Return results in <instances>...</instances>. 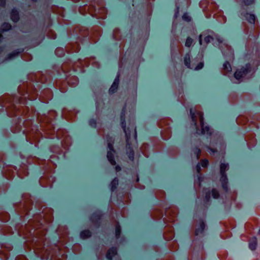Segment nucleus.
Listing matches in <instances>:
<instances>
[{
    "label": "nucleus",
    "mask_w": 260,
    "mask_h": 260,
    "mask_svg": "<svg viewBox=\"0 0 260 260\" xmlns=\"http://www.w3.org/2000/svg\"><path fill=\"white\" fill-rule=\"evenodd\" d=\"M163 236L167 241L171 240L174 238V232L172 226L167 225L165 228Z\"/></svg>",
    "instance_id": "obj_29"
},
{
    "label": "nucleus",
    "mask_w": 260,
    "mask_h": 260,
    "mask_svg": "<svg viewBox=\"0 0 260 260\" xmlns=\"http://www.w3.org/2000/svg\"><path fill=\"white\" fill-rule=\"evenodd\" d=\"M28 163H34L35 164L42 165L44 164L46 162L45 159H41L36 157H31L27 159Z\"/></svg>",
    "instance_id": "obj_44"
},
{
    "label": "nucleus",
    "mask_w": 260,
    "mask_h": 260,
    "mask_svg": "<svg viewBox=\"0 0 260 260\" xmlns=\"http://www.w3.org/2000/svg\"><path fill=\"white\" fill-rule=\"evenodd\" d=\"M10 218V215L8 212H2L0 213V220L3 222L8 221Z\"/></svg>",
    "instance_id": "obj_49"
},
{
    "label": "nucleus",
    "mask_w": 260,
    "mask_h": 260,
    "mask_svg": "<svg viewBox=\"0 0 260 260\" xmlns=\"http://www.w3.org/2000/svg\"><path fill=\"white\" fill-rule=\"evenodd\" d=\"M105 139L107 143L108 147L107 153V159L112 166H115V170L116 172H118L121 170V168L119 165H116V162L115 159V155L116 153V150L114 148L115 139L109 135H107Z\"/></svg>",
    "instance_id": "obj_10"
},
{
    "label": "nucleus",
    "mask_w": 260,
    "mask_h": 260,
    "mask_svg": "<svg viewBox=\"0 0 260 260\" xmlns=\"http://www.w3.org/2000/svg\"><path fill=\"white\" fill-rule=\"evenodd\" d=\"M248 121L247 118L245 117L244 116H239L237 119V122L239 124L244 125Z\"/></svg>",
    "instance_id": "obj_55"
},
{
    "label": "nucleus",
    "mask_w": 260,
    "mask_h": 260,
    "mask_svg": "<svg viewBox=\"0 0 260 260\" xmlns=\"http://www.w3.org/2000/svg\"><path fill=\"white\" fill-rule=\"evenodd\" d=\"M89 36V31L85 27L81 26L75 27L73 36L77 42L82 43Z\"/></svg>",
    "instance_id": "obj_14"
},
{
    "label": "nucleus",
    "mask_w": 260,
    "mask_h": 260,
    "mask_svg": "<svg viewBox=\"0 0 260 260\" xmlns=\"http://www.w3.org/2000/svg\"><path fill=\"white\" fill-rule=\"evenodd\" d=\"M54 172L53 168L45 167V171L43 176L40 179V184L43 187H52L55 181V178L52 176Z\"/></svg>",
    "instance_id": "obj_11"
},
{
    "label": "nucleus",
    "mask_w": 260,
    "mask_h": 260,
    "mask_svg": "<svg viewBox=\"0 0 260 260\" xmlns=\"http://www.w3.org/2000/svg\"><path fill=\"white\" fill-rule=\"evenodd\" d=\"M256 144V139L252 138L250 140H247V145L249 148L254 147Z\"/></svg>",
    "instance_id": "obj_62"
},
{
    "label": "nucleus",
    "mask_w": 260,
    "mask_h": 260,
    "mask_svg": "<svg viewBox=\"0 0 260 260\" xmlns=\"http://www.w3.org/2000/svg\"><path fill=\"white\" fill-rule=\"evenodd\" d=\"M213 18L220 23H225L226 20V17L223 15V12L218 10L214 14Z\"/></svg>",
    "instance_id": "obj_36"
},
{
    "label": "nucleus",
    "mask_w": 260,
    "mask_h": 260,
    "mask_svg": "<svg viewBox=\"0 0 260 260\" xmlns=\"http://www.w3.org/2000/svg\"><path fill=\"white\" fill-rule=\"evenodd\" d=\"M194 236H199L200 237H203L204 235V231L207 229L206 224L205 221L201 219L194 224Z\"/></svg>",
    "instance_id": "obj_19"
},
{
    "label": "nucleus",
    "mask_w": 260,
    "mask_h": 260,
    "mask_svg": "<svg viewBox=\"0 0 260 260\" xmlns=\"http://www.w3.org/2000/svg\"><path fill=\"white\" fill-rule=\"evenodd\" d=\"M11 19L14 22H17L19 20V12L17 10L13 9L11 13Z\"/></svg>",
    "instance_id": "obj_46"
},
{
    "label": "nucleus",
    "mask_w": 260,
    "mask_h": 260,
    "mask_svg": "<svg viewBox=\"0 0 260 260\" xmlns=\"http://www.w3.org/2000/svg\"><path fill=\"white\" fill-rule=\"evenodd\" d=\"M102 215L100 212H96L92 214L91 216L90 220L95 226L99 227L100 226Z\"/></svg>",
    "instance_id": "obj_33"
},
{
    "label": "nucleus",
    "mask_w": 260,
    "mask_h": 260,
    "mask_svg": "<svg viewBox=\"0 0 260 260\" xmlns=\"http://www.w3.org/2000/svg\"><path fill=\"white\" fill-rule=\"evenodd\" d=\"M132 136L134 137V135L132 133H131V137H132ZM125 137H126L125 136ZM131 139V137H130V138L128 139V142H127V138H126V153L128 155V157L129 159L132 161L134 159V150H133L132 147H131V144L130 142Z\"/></svg>",
    "instance_id": "obj_31"
},
{
    "label": "nucleus",
    "mask_w": 260,
    "mask_h": 260,
    "mask_svg": "<svg viewBox=\"0 0 260 260\" xmlns=\"http://www.w3.org/2000/svg\"><path fill=\"white\" fill-rule=\"evenodd\" d=\"M24 50L23 49H18L14 50L7 55V56L5 58V61L10 60L14 59V58L17 57Z\"/></svg>",
    "instance_id": "obj_38"
},
{
    "label": "nucleus",
    "mask_w": 260,
    "mask_h": 260,
    "mask_svg": "<svg viewBox=\"0 0 260 260\" xmlns=\"http://www.w3.org/2000/svg\"><path fill=\"white\" fill-rule=\"evenodd\" d=\"M205 197L204 201L206 203L209 202L210 200L211 194L214 199H217L219 198L220 194L219 191L216 188H213L211 191L209 189H204Z\"/></svg>",
    "instance_id": "obj_22"
},
{
    "label": "nucleus",
    "mask_w": 260,
    "mask_h": 260,
    "mask_svg": "<svg viewBox=\"0 0 260 260\" xmlns=\"http://www.w3.org/2000/svg\"><path fill=\"white\" fill-rule=\"evenodd\" d=\"M89 64V61L88 59H85L83 60L81 59H78L76 62H74V64L71 65L73 70L74 71H77L79 69L81 72H83V68L85 66L87 67ZM68 67H70L71 64L68 62H64L61 66L62 70L64 72H67L70 70L68 69Z\"/></svg>",
    "instance_id": "obj_15"
},
{
    "label": "nucleus",
    "mask_w": 260,
    "mask_h": 260,
    "mask_svg": "<svg viewBox=\"0 0 260 260\" xmlns=\"http://www.w3.org/2000/svg\"><path fill=\"white\" fill-rule=\"evenodd\" d=\"M2 250H0V257L3 260H7L9 258V252L12 250L13 247L10 244H3Z\"/></svg>",
    "instance_id": "obj_27"
},
{
    "label": "nucleus",
    "mask_w": 260,
    "mask_h": 260,
    "mask_svg": "<svg viewBox=\"0 0 260 260\" xmlns=\"http://www.w3.org/2000/svg\"><path fill=\"white\" fill-rule=\"evenodd\" d=\"M53 220V210L45 207L42 214H35L33 219H30L28 223L20 231L25 238L32 237L34 252L42 259L66 260L67 256L63 254L61 258H57L60 254V248L58 245H49V241L45 238L47 228L45 223H50Z\"/></svg>",
    "instance_id": "obj_1"
},
{
    "label": "nucleus",
    "mask_w": 260,
    "mask_h": 260,
    "mask_svg": "<svg viewBox=\"0 0 260 260\" xmlns=\"http://www.w3.org/2000/svg\"><path fill=\"white\" fill-rule=\"evenodd\" d=\"M221 72L223 75L226 76H229L231 74L232 67L228 61L223 63Z\"/></svg>",
    "instance_id": "obj_35"
},
{
    "label": "nucleus",
    "mask_w": 260,
    "mask_h": 260,
    "mask_svg": "<svg viewBox=\"0 0 260 260\" xmlns=\"http://www.w3.org/2000/svg\"><path fill=\"white\" fill-rule=\"evenodd\" d=\"M193 43V40L189 37L186 39L185 45L187 47H190Z\"/></svg>",
    "instance_id": "obj_64"
},
{
    "label": "nucleus",
    "mask_w": 260,
    "mask_h": 260,
    "mask_svg": "<svg viewBox=\"0 0 260 260\" xmlns=\"http://www.w3.org/2000/svg\"><path fill=\"white\" fill-rule=\"evenodd\" d=\"M155 196L157 199L162 200L165 198L166 193L162 190H158L155 192Z\"/></svg>",
    "instance_id": "obj_57"
},
{
    "label": "nucleus",
    "mask_w": 260,
    "mask_h": 260,
    "mask_svg": "<svg viewBox=\"0 0 260 260\" xmlns=\"http://www.w3.org/2000/svg\"><path fill=\"white\" fill-rule=\"evenodd\" d=\"M14 171H16L15 167L13 166H6L3 169V176L7 179L11 180L14 177Z\"/></svg>",
    "instance_id": "obj_26"
},
{
    "label": "nucleus",
    "mask_w": 260,
    "mask_h": 260,
    "mask_svg": "<svg viewBox=\"0 0 260 260\" xmlns=\"http://www.w3.org/2000/svg\"><path fill=\"white\" fill-rule=\"evenodd\" d=\"M126 112V107L124 106L121 111V116H120V120H121V127H122L125 136L127 138V141L128 142V139L131 137V133L134 135V138L136 140H137V132L136 128L135 125V122L134 119H131L129 121V123L128 126H126V124L125 122V115Z\"/></svg>",
    "instance_id": "obj_9"
},
{
    "label": "nucleus",
    "mask_w": 260,
    "mask_h": 260,
    "mask_svg": "<svg viewBox=\"0 0 260 260\" xmlns=\"http://www.w3.org/2000/svg\"><path fill=\"white\" fill-rule=\"evenodd\" d=\"M22 201L15 204V211L21 217L27 215L32 209V203L30 196L28 193H24L22 196Z\"/></svg>",
    "instance_id": "obj_8"
},
{
    "label": "nucleus",
    "mask_w": 260,
    "mask_h": 260,
    "mask_svg": "<svg viewBox=\"0 0 260 260\" xmlns=\"http://www.w3.org/2000/svg\"><path fill=\"white\" fill-rule=\"evenodd\" d=\"M79 10L82 14H84L83 10H87L90 15L98 19H105L107 16L106 8L103 5L99 4H96V6H95V2L92 3L89 6L85 5L83 7H80Z\"/></svg>",
    "instance_id": "obj_7"
},
{
    "label": "nucleus",
    "mask_w": 260,
    "mask_h": 260,
    "mask_svg": "<svg viewBox=\"0 0 260 260\" xmlns=\"http://www.w3.org/2000/svg\"><path fill=\"white\" fill-rule=\"evenodd\" d=\"M161 135L164 140H168L171 136V131L170 127H167L165 128L161 132Z\"/></svg>",
    "instance_id": "obj_43"
},
{
    "label": "nucleus",
    "mask_w": 260,
    "mask_h": 260,
    "mask_svg": "<svg viewBox=\"0 0 260 260\" xmlns=\"http://www.w3.org/2000/svg\"><path fill=\"white\" fill-rule=\"evenodd\" d=\"M183 61L184 65L187 68H194L193 65H191V54L190 52H188L184 55L183 57Z\"/></svg>",
    "instance_id": "obj_41"
},
{
    "label": "nucleus",
    "mask_w": 260,
    "mask_h": 260,
    "mask_svg": "<svg viewBox=\"0 0 260 260\" xmlns=\"http://www.w3.org/2000/svg\"><path fill=\"white\" fill-rule=\"evenodd\" d=\"M251 71V66L250 63L246 64L245 66L238 69L234 74L235 78L240 80L245 77Z\"/></svg>",
    "instance_id": "obj_18"
},
{
    "label": "nucleus",
    "mask_w": 260,
    "mask_h": 260,
    "mask_svg": "<svg viewBox=\"0 0 260 260\" xmlns=\"http://www.w3.org/2000/svg\"><path fill=\"white\" fill-rule=\"evenodd\" d=\"M229 166L228 164L221 163L220 166V173L221 175L220 181L221 183L222 187L225 192H228L229 188L228 185V179L225 171L228 170Z\"/></svg>",
    "instance_id": "obj_16"
},
{
    "label": "nucleus",
    "mask_w": 260,
    "mask_h": 260,
    "mask_svg": "<svg viewBox=\"0 0 260 260\" xmlns=\"http://www.w3.org/2000/svg\"><path fill=\"white\" fill-rule=\"evenodd\" d=\"M31 78H34L37 82L44 83L47 82L46 75L41 72H38L34 75H31Z\"/></svg>",
    "instance_id": "obj_34"
},
{
    "label": "nucleus",
    "mask_w": 260,
    "mask_h": 260,
    "mask_svg": "<svg viewBox=\"0 0 260 260\" xmlns=\"http://www.w3.org/2000/svg\"><path fill=\"white\" fill-rule=\"evenodd\" d=\"M121 233V226L119 225V223L117 222L115 225V237L116 239H119L120 238Z\"/></svg>",
    "instance_id": "obj_54"
},
{
    "label": "nucleus",
    "mask_w": 260,
    "mask_h": 260,
    "mask_svg": "<svg viewBox=\"0 0 260 260\" xmlns=\"http://www.w3.org/2000/svg\"><path fill=\"white\" fill-rule=\"evenodd\" d=\"M178 209L175 207H171L166 210L165 216L164 221L165 223L167 222H173L178 215Z\"/></svg>",
    "instance_id": "obj_17"
},
{
    "label": "nucleus",
    "mask_w": 260,
    "mask_h": 260,
    "mask_svg": "<svg viewBox=\"0 0 260 260\" xmlns=\"http://www.w3.org/2000/svg\"><path fill=\"white\" fill-rule=\"evenodd\" d=\"M257 247V239L255 237H253L249 240V248L251 250H254L256 249Z\"/></svg>",
    "instance_id": "obj_47"
},
{
    "label": "nucleus",
    "mask_w": 260,
    "mask_h": 260,
    "mask_svg": "<svg viewBox=\"0 0 260 260\" xmlns=\"http://www.w3.org/2000/svg\"><path fill=\"white\" fill-rule=\"evenodd\" d=\"M216 40L219 43V48L224 57L230 61L234 58V50L232 47L225 43H223V39L216 37Z\"/></svg>",
    "instance_id": "obj_13"
},
{
    "label": "nucleus",
    "mask_w": 260,
    "mask_h": 260,
    "mask_svg": "<svg viewBox=\"0 0 260 260\" xmlns=\"http://www.w3.org/2000/svg\"><path fill=\"white\" fill-rule=\"evenodd\" d=\"M243 16L247 21L243 22V30L245 34H248L246 43V45L248 46L254 43L258 38L260 33V27L254 14L246 13Z\"/></svg>",
    "instance_id": "obj_3"
},
{
    "label": "nucleus",
    "mask_w": 260,
    "mask_h": 260,
    "mask_svg": "<svg viewBox=\"0 0 260 260\" xmlns=\"http://www.w3.org/2000/svg\"><path fill=\"white\" fill-rule=\"evenodd\" d=\"M117 254V248L115 247H112L107 250L106 256L108 260H112L113 257Z\"/></svg>",
    "instance_id": "obj_40"
},
{
    "label": "nucleus",
    "mask_w": 260,
    "mask_h": 260,
    "mask_svg": "<svg viewBox=\"0 0 260 260\" xmlns=\"http://www.w3.org/2000/svg\"><path fill=\"white\" fill-rule=\"evenodd\" d=\"M90 37L93 43H95L99 40V38L102 34V28L99 26H94L92 27L89 32Z\"/></svg>",
    "instance_id": "obj_25"
},
{
    "label": "nucleus",
    "mask_w": 260,
    "mask_h": 260,
    "mask_svg": "<svg viewBox=\"0 0 260 260\" xmlns=\"http://www.w3.org/2000/svg\"><path fill=\"white\" fill-rule=\"evenodd\" d=\"M56 135L58 138L65 137L67 141H70V138L67 137V132L64 129H59L56 131Z\"/></svg>",
    "instance_id": "obj_45"
},
{
    "label": "nucleus",
    "mask_w": 260,
    "mask_h": 260,
    "mask_svg": "<svg viewBox=\"0 0 260 260\" xmlns=\"http://www.w3.org/2000/svg\"><path fill=\"white\" fill-rule=\"evenodd\" d=\"M191 65H193L194 68H189L191 70L198 71L202 69L204 66V61L203 60V56L202 55H198L191 60Z\"/></svg>",
    "instance_id": "obj_23"
},
{
    "label": "nucleus",
    "mask_w": 260,
    "mask_h": 260,
    "mask_svg": "<svg viewBox=\"0 0 260 260\" xmlns=\"http://www.w3.org/2000/svg\"><path fill=\"white\" fill-rule=\"evenodd\" d=\"M152 216L155 219H159L162 217V213L161 211L156 210L152 213Z\"/></svg>",
    "instance_id": "obj_53"
},
{
    "label": "nucleus",
    "mask_w": 260,
    "mask_h": 260,
    "mask_svg": "<svg viewBox=\"0 0 260 260\" xmlns=\"http://www.w3.org/2000/svg\"><path fill=\"white\" fill-rule=\"evenodd\" d=\"M91 236V233L89 230H86L82 231L80 233V237L82 239H85L89 238Z\"/></svg>",
    "instance_id": "obj_52"
},
{
    "label": "nucleus",
    "mask_w": 260,
    "mask_h": 260,
    "mask_svg": "<svg viewBox=\"0 0 260 260\" xmlns=\"http://www.w3.org/2000/svg\"><path fill=\"white\" fill-rule=\"evenodd\" d=\"M119 83V76L118 75L115 78L114 82L113 83L112 85H111V87L109 89V91L110 93H113L117 90L118 87Z\"/></svg>",
    "instance_id": "obj_42"
},
{
    "label": "nucleus",
    "mask_w": 260,
    "mask_h": 260,
    "mask_svg": "<svg viewBox=\"0 0 260 260\" xmlns=\"http://www.w3.org/2000/svg\"><path fill=\"white\" fill-rule=\"evenodd\" d=\"M200 6L203 8L206 18H209L211 14L215 13L218 10L217 4L210 0H203L200 3Z\"/></svg>",
    "instance_id": "obj_12"
},
{
    "label": "nucleus",
    "mask_w": 260,
    "mask_h": 260,
    "mask_svg": "<svg viewBox=\"0 0 260 260\" xmlns=\"http://www.w3.org/2000/svg\"><path fill=\"white\" fill-rule=\"evenodd\" d=\"M171 120L169 118H164L161 119L158 122V125L160 127L163 128L165 126H168L170 124Z\"/></svg>",
    "instance_id": "obj_50"
},
{
    "label": "nucleus",
    "mask_w": 260,
    "mask_h": 260,
    "mask_svg": "<svg viewBox=\"0 0 260 260\" xmlns=\"http://www.w3.org/2000/svg\"><path fill=\"white\" fill-rule=\"evenodd\" d=\"M56 232L59 236L60 241L63 244L66 243L68 241V236L69 235L67 227L59 226L56 230Z\"/></svg>",
    "instance_id": "obj_20"
},
{
    "label": "nucleus",
    "mask_w": 260,
    "mask_h": 260,
    "mask_svg": "<svg viewBox=\"0 0 260 260\" xmlns=\"http://www.w3.org/2000/svg\"><path fill=\"white\" fill-rule=\"evenodd\" d=\"M118 185V179L117 177H115L113 180L111 181L110 187L111 191H114Z\"/></svg>",
    "instance_id": "obj_51"
},
{
    "label": "nucleus",
    "mask_w": 260,
    "mask_h": 260,
    "mask_svg": "<svg viewBox=\"0 0 260 260\" xmlns=\"http://www.w3.org/2000/svg\"><path fill=\"white\" fill-rule=\"evenodd\" d=\"M24 126L26 128V138L27 141L31 144H35V145L39 142L42 137V134L38 131L37 126L32 125V122L31 120H26L23 122Z\"/></svg>",
    "instance_id": "obj_6"
},
{
    "label": "nucleus",
    "mask_w": 260,
    "mask_h": 260,
    "mask_svg": "<svg viewBox=\"0 0 260 260\" xmlns=\"http://www.w3.org/2000/svg\"><path fill=\"white\" fill-rule=\"evenodd\" d=\"M11 27H12V26L10 23L5 22L2 24L0 30L1 31L2 30V31H8V30L11 29Z\"/></svg>",
    "instance_id": "obj_59"
},
{
    "label": "nucleus",
    "mask_w": 260,
    "mask_h": 260,
    "mask_svg": "<svg viewBox=\"0 0 260 260\" xmlns=\"http://www.w3.org/2000/svg\"><path fill=\"white\" fill-rule=\"evenodd\" d=\"M191 247L193 248V251L197 250L202 254L204 247L202 241L197 242L196 240H193Z\"/></svg>",
    "instance_id": "obj_37"
},
{
    "label": "nucleus",
    "mask_w": 260,
    "mask_h": 260,
    "mask_svg": "<svg viewBox=\"0 0 260 260\" xmlns=\"http://www.w3.org/2000/svg\"><path fill=\"white\" fill-rule=\"evenodd\" d=\"M50 149L51 151L54 153H60L61 152V149L59 146L52 145Z\"/></svg>",
    "instance_id": "obj_60"
},
{
    "label": "nucleus",
    "mask_w": 260,
    "mask_h": 260,
    "mask_svg": "<svg viewBox=\"0 0 260 260\" xmlns=\"http://www.w3.org/2000/svg\"><path fill=\"white\" fill-rule=\"evenodd\" d=\"M56 116V113L54 111H50L48 116L45 115H39L37 114V119L40 123V126L44 133L45 137L47 138H53L55 135L54 127L51 122Z\"/></svg>",
    "instance_id": "obj_4"
},
{
    "label": "nucleus",
    "mask_w": 260,
    "mask_h": 260,
    "mask_svg": "<svg viewBox=\"0 0 260 260\" xmlns=\"http://www.w3.org/2000/svg\"><path fill=\"white\" fill-rule=\"evenodd\" d=\"M140 149L144 156H145L146 157H148L149 156V145L147 144H143L141 146Z\"/></svg>",
    "instance_id": "obj_48"
},
{
    "label": "nucleus",
    "mask_w": 260,
    "mask_h": 260,
    "mask_svg": "<svg viewBox=\"0 0 260 260\" xmlns=\"http://www.w3.org/2000/svg\"><path fill=\"white\" fill-rule=\"evenodd\" d=\"M54 85L56 88L58 89L62 93L66 92L68 90L67 82L62 79L56 80Z\"/></svg>",
    "instance_id": "obj_30"
},
{
    "label": "nucleus",
    "mask_w": 260,
    "mask_h": 260,
    "mask_svg": "<svg viewBox=\"0 0 260 260\" xmlns=\"http://www.w3.org/2000/svg\"><path fill=\"white\" fill-rule=\"evenodd\" d=\"M190 113L192 121L196 126V133L199 135L211 136L213 133V129L209 125H205L203 113L199 111L193 113L191 110H190Z\"/></svg>",
    "instance_id": "obj_5"
},
{
    "label": "nucleus",
    "mask_w": 260,
    "mask_h": 260,
    "mask_svg": "<svg viewBox=\"0 0 260 260\" xmlns=\"http://www.w3.org/2000/svg\"><path fill=\"white\" fill-rule=\"evenodd\" d=\"M178 245L175 241H173L170 246V249L172 251H175L178 249Z\"/></svg>",
    "instance_id": "obj_63"
},
{
    "label": "nucleus",
    "mask_w": 260,
    "mask_h": 260,
    "mask_svg": "<svg viewBox=\"0 0 260 260\" xmlns=\"http://www.w3.org/2000/svg\"><path fill=\"white\" fill-rule=\"evenodd\" d=\"M18 92L20 97L15 95H8L5 97V100L8 103L6 106L7 114L10 117H14L18 115H27L29 112V109L26 106L22 107L21 109L17 108L14 102H18L19 104H25L26 100H34L38 97L36 88L33 87L31 83L23 84L18 87Z\"/></svg>",
    "instance_id": "obj_2"
},
{
    "label": "nucleus",
    "mask_w": 260,
    "mask_h": 260,
    "mask_svg": "<svg viewBox=\"0 0 260 260\" xmlns=\"http://www.w3.org/2000/svg\"><path fill=\"white\" fill-rule=\"evenodd\" d=\"M192 151L194 154L196 155L197 158L199 159L201 154V150L200 148L198 147H195L193 149Z\"/></svg>",
    "instance_id": "obj_61"
},
{
    "label": "nucleus",
    "mask_w": 260,
    "mask_h": 260,
    "mask_svg": "<svg viewBox=\"0 0 260 260\" xmlns=\"http://www.w3.org/2000/svg\"><path fill=\"white\" fill-rule=\"evenodd\" d=\"M66 79L68 85L71 87H75L78 84L79 80L76 76H68Z\"/></svg>",
    "instance_id": "obj_39"
},
{
    "label": "nucleus",
    "mask_w": 260,
    "mask_h": 260,
    "mask_svg": "<svg viewBox=\"0 0 260 260\" xmlns=\"http://www.w3.org/2000/svg\"><path fill=\"white\" fill-rule=\"evenodd\" d=\"M53 97V93L49 88L44 89L41 93L39 100L43 103H47Z\"/></svg>",
    "instance_id": "obj_24"
},
{
    "label": "nucleus",
    "mask_w": 260,
    "mask_h": 260,
    "mask_svg": "<svg viewBox=\"0 0 260 260\" xmlns=\"http://www.w3.org/2000/svg\"><path fill=\"white\" fill-rule=\"evenodd\" d=\"M55 53L58 57H62L65 54V51L63 48L58 47L56 49Z\"/></svg>",
    "instance_id": "obj_58"
},
{
    "label": "nucleus",
    "mask_w": 260,
    "mask_h": 260,
    "mask_svg": "<svg viewBox=\"0 0 260 260\" xmlns=\"http://www.w3.org/2000/svg\"><path fill=\"white\" fill-rule=\"evenodd\" d=\"M79 43H80L77 42V41H76L74 43H68L66 46V51L69 53L78 52L80 50Z\"/></svg>",
    "instance_id": "obj_28"
},
{
    "label": "nucleus",
    "mask_w": 260,
    "mask_h": 260,
    "mask_svg": "<svg viewBox=\"0 0 260 260\" xmlns=\"http://www.w3.org/2000/svg\"><path fill=\"white\" fill-rule=\"evenodd\" d=\"M18 176L20 178H23L28 175L27 166L25 164L21 165L20 168L17 171Z\"/></svg>",
    "instance_id": "obj_32"
},
{
    "label": "nucleus",
    "mask_w": 260,
    "mask_h": 260,
    "mask_svg": "<svg viewBox=\"0 0 260 260\" xmlns=\"http://www.w3.org/2000/svg\"><path fill=\"white\" fill-rule=\"evenodd\" d=\"M113 36L115 40L118 41L120 40L121 38V36L120 30L118 28H115L113 31Z\"/></svg>",
    "instance_id": "obj_56"
},
{
    "label": "nucleus",
    "mask_w": 260,
    "mask_h": 260,
    "mask_svg": "<svg viewBox=\"0 0 260 260\" xmlns=\"http://www.w3.org/2000/svg\"><path fill=\"white\" fill-rule=\"evenodd\" d=\"M209 32H205L201 35L199 37V42L200 44H202V38H204V41L207 44L210 42L213 41L214 39L216 40V37H219L217 35H215L213 32L211 31Z\"/></svg>",
    "instance_id": "obj_21"
}]
</instances>
